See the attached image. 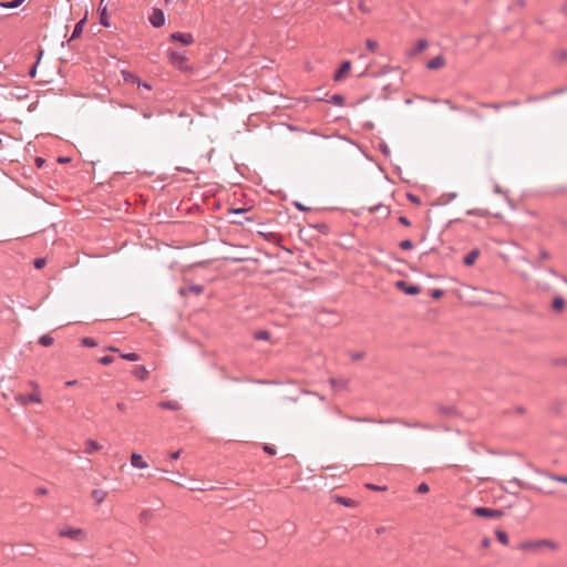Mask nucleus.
<instances>
[{
	"label": "nucleus",
	"instance_id": "1",
	"mask_svg": "<svg viewBox=\"0 0 567 567\" xmlns=\"http://www.w3.org/2000/svg\"><path fill=\"white\" fill-rule=\"evenodd\" d=\"M338 414L348 421L358 422V423H377V424H396V423H399V424H402L408 427H419V429L427 427L424 424H421L419 422L411 424V423H408V422H405L401 419H396V417L373 419V417H368V416H353V415L343 414L341 411H338Z\"/></svg>",
	"mask_w": 567,
	"mask_h": 567
},
{
	"label": "nucleus",
	"instance_id": "2",
	"mask_svg": "<svg viewBox=\"0 0 567 567\" xmlns=\"http://www.w3.org/2000/svg\"><path fill=\"white\" fill-rule=\"evenodd\" d=\"M167 58L169 63L181 72L192 73L193 68L188 64V58L185 51L168 50Z\"/></svg>",
	"mask_w": 567,
	"mask_h": 567
},
{
	"label": "nucleus",
	"instance_id": "3",
	"mask_svg": "<svg viewBox=\"0 0 567 567\" xmlns=\"http://www.w3.org/2000/svg\"><path fill=\"white\" fill-rule=\"evenodd\" d=\"M542 548L556 549L557 544L548 539L525 540L517 545L518 550L537 551Z\"/></svg>",
	"mask_w": 567,
	"mask_h": 567
},
{
	"label": "nucleus",
	"instance_id": "4",
	"mask_svg": "<svg viewBox=\"0 0 567 567\" xmlns=\"http://www.w3.org/2000/svg\"><path fill=\"white\" fill-rule=\"evenodd\" d=\"M58 535L63 538H70L75 542H81L85 538V532L82 528L65 527L59 529Z\"/></svg>",
	"mask_w": 567,
	"mask_h": 567
},
{
	"label": "nucleus",
	"instance_id": "5",
	"mask_svg": "<svg viewBox=\"0 0 567 567\" xmlns=\"http://www.w3.org/2000/svg\"><path fill=\"white\" fill-rule=\"evenodd\" d=\"M472 513L478 517L484 518H499L504 515V512L498 508H489V507H474Z\"/></svg>",
	"mask_w": 567,
	"mask_h": 567
},
{
	"label": "nucleus",
	"instance_id": "6",
	"mask_svg": "<svg viewBox=\"0 0 567 567\" xmlns=\"http://www.w3.org/2000/svg\"><path fill=\"white\" fill-rule=\"evenodd\" d=\"M395 287L408 296H416L421 291V288L417 285L409 284L405 280L396 281Z\"/></svg>",
	"mask_w": 567,
	"mask_h": 567
},
{
	"label": "nucleus",
	"instance_id": "7",
	"mask_svg": "<svg viewBox=\"0 0 567 567\" xmlns=\"http://www.w3.org/2000/svg\"><path fill=\"white\" fill-rule=\"evenodd\" d=\"M148 20L154 28H161L165 23V14L162 9L155 8L153 9Z\"/></svg>",
	"mask_w": 567,
	"mask_h": 567
},
{
	"label": "nucleus",
	"instance_id": "8",
	"mask_svg": "<svg viewBox=\"0 0 567 567\" xmlns=\"http://www.w3.org/2000/svg\"><path fill=\"white\" fill-rule=\"evenodd\" d=\"M171 41L179 42L184 45H190L194 43V37L189 32H174L171 34Z\"/></svg>",
	"mask_w": 567,
	"mask_h": 567
},
{
	"label": "nucleus",
	"instance_id": "9",
	"mask_svg": "<svg viewBox=\"0 0 567 567\" xmlns=\"http://www.w3.org/2000/svg\"><path fill=\"white\" fill-rule=\"evenodd\" d=\"M16 400L20 403V404H28V403H40L41 402V398L38 393H29L27 395H22V394H19Z\"/></svg>",
	"mask_w": 567,
	"mask_h": 567
},
{
	"label": "nucleus",
	"instance_id": "10",
	"mask_svg": "<svg viewBox=\"0 0 567 567\" xmlns=\"http://www.w3.org/2000/svg\"><path fill=\"white\" fill-rule=\"evenodd\" d=\"M351 70V62L349 60L343 61L340 65V68L337 70V72L333 75L334 81H341L344 75Z\"/></svg>",
	"mask_w": 567,
	"mask_h": 567
},
{
	"label": "nucleus",
	"instance_id": "11",
	"mask_svg": "<svg viewBox=\"0 0 567 567\" xmlns=\"http://www.w3.org/2000/svg\"><path fill=\"white\" fill-rule=\"evenodd\" d=\"M131 465L134 468L143 470L148 466V464L144 461L143 456L136 452H133L131 455Z\"/></svg>",
	"mask_w": 567,
	"mask_h": 567
},
{
	"label": "nucleus",
	"instance_id": "12",
	"mask_svg": "<svg viewBox=\"0 0 567 567\" xmlns=\"http://www.w3.org/2000/svg\"><path fill=\"white\" fill-rule=\"evenodd\" d=\"M369 214H377L380 213L383 215L384 218L389 217L391 214V209L389 206H385L383 204H377L368 208Z\"/></svg>",
	"mask_w": 567,
	"mask_h": 567
},
{
	"label": "nucleus",
	"instance_id": "13",
	"mask_svg": "<svg viewBox=\"0 0 567 567\" xmlns=\"http://www.w3.org/2000/svg\"><path fill=\"white\" fill-rule=\"evenodd\" d=\"M445 64V59L443 55H436L434 56L433 59H431L427 63H426V68L429 70H437V69H441L442 66H444Z\"/></svg>",
	"mask_w": 567,
	"mask_h": 567
},
{
	"label": "nucleus",
	"instance_id": "14",
	"mask_svg": "<svg viewBox=\"0 0 567 567\" xmlns=\"http://www.w3.org/2000/svg\"><path fill=\"white\" fill-rule=\"evenodd\" d=\"M85 22H86V18L84 17L83 19H81L79 22L75 23L69 41H73L81 37Z\"/></svg>",
	"mask_w": 567,
	"mask_h": 567
},
{
	"label": "nucleus",
	"instance_id": "15",
	"mask_svg": "<svg viewBox=\"0 0 567 567\" xmlns=\"http://www.w3.org/2000/svg\"><path fill=\"white\" fill-rule=\"evenodd\" d=\"M427 45H429L427 40L419 39L415 47L410 50L409 55L414 56V55L421 53L422 51H424L427 48Z\"/></svg>",
	"mask_w": 567,
	"mask_h": 567
},
{
	"label": "nucleus",
	"instance_id": "16",
	"mask_svg": "<svg viewBox=\"0 0 567 567\" xmlns=\"http://www.w3.org/2000/svg\"><path fill=\"white\" fill-rule=\"evenodd\" d=\"M121 73H122L124 82L134 83V84H137V86H141L142 80L137 75H135L134 73L126 71V70H123Z\"/></svg>",
	"mask_w": 567,
	"mask_h": 567
},
{
	"label": "nucleus",
	"instance_id": "17",
	"mask_svg": "<svg viewBox=\"0 0 567 567\" xmlns=\"http://www.w3.org/2000/svg\"><path fill=\"white\" fill-rule=\"evenodd\" d=\"M204 291V286L202 285H189L187 288H181L179 293L182 296H186L187 292H192L194 295H200Z\"/></svg>",
	"mask_w": 567,
	"mask_h": 567
},
{
	"label": "nucleus",
	"instance_id": "18",
	"mask_svg": "<svg viewBox=\"0 0 567 567\" xmlns=\"http://www.w3.org/2000/svg\"><path fill=\"white\" fill-rule=\"evenodd\" d=\"M133 375L141 380V381H144L148 378L150 375V372L148 370L144 367V365H136L134 369H133Z\"/></svg>",
	"mask_w": 567,
	"mask_h": 567
},
{
	"label": "nucleus",
	"instance_id": "19",
	"mask_svg": "<svg viewBox=\"0 0 567 567\" xmlns=\"http://www.w3.org/2000/svg\"><path fill=\"white\" fill-rule=\"evenodd\" d=\"M107 496V492L104 489L95 488L91 493V497L96 504H101Z\"/></svg>",
	"mask_w": 567,
	"mask_h": 567
},
{
	"label": "nucleus",
	"instance_id": "20",
	"mask_svg": "<svg viewBox=\"0 0 567 567\" xmlns=\"http://www.w3.org/2000/svg\"><path fill=\"white\" fill-rule=\"evenodd\" d=\"M480 256L478 249L471 250L463 259L465 266H473Z\"/></svg>",
	"mask_w": 567,
	"mask_h": 567
},
{
	"label": "nucleus",
	"instance_id": "21",
	"mask_svg": "<svg viewBox=\"0 0 567 567\" xmlns=\"http://www.w3.org/2000/svg\"><path fill=\"white\" fill-rule=\"evenodd\" d=\"M85 446L86 447H85L84 452L86 454H92V453L97 452V451H100L102 449V446L96 441L91 440V439L85 441Z\"/></svg>",
	"mask_w": 567,
	"mask_h": 567
},
{
	"label": "nucleus",
	"instance_id": "22",
	"mask_svg": "<svg viewBox=\"0 0 567 567\" xmlns=\"http://www.w3.org/2000/svg\"><path fill=\"white\" fill-rule=\"evenodd\" d=\"M159 406L164 410L178 411L181 409V404L177 401L168 400L162 401Z\"/></svg>",
	"mask_w": 567,
	"mask_h": 567
},
{
	"label": "nucleus",
	"instance_id": "23",
	"mask_svg": "<svg viewBox=\"0 0 567 567\" xmlns=\"http://www.w3.org/2000/svg\"><path fill=\"white\" fill-rule=\"evenodd\" d=\"M100 23L104 28H110L111 27V22H110V18H109V14H107L106 7L100 8Z\"/></svg>",
	"mask_w": 567,
	"mask_h": 567
},
{
	"label": "nucleus",
	"instance_id": "24",
	"mask_svg": "<svg viewBox=\"0 0 567 567\" xmlns=\"http://www.w3.org/2000/svg\"><path fill=\"white\" fill-rule=\"evenodd\" d=\"M153 518V513L151 509H143L138 516V520L141 524L147 525Z\"/></svg>",
	"mask_w": 567,
	"mask_h": 567
},
{
	"label": "nucleus",
	"instance_id": "25",
	"mask_svg": "<svg viewBox=\"0 0 567 567\" xmlns=\"http://www.w3.org/2000/svg\"><path fill=\"white\" fill-rule=\"evenodd\" d=\"M334 501H336V503L341 504L346 507H353L357 504L355 501L352 498L338 496V495L334 496Z\"/></svg>",
	"mask_w": 567,
	"mask_h": 567
},
{
	"label": "nucleus",
	"instance_id": "26",
	"mask_svg": "<svg viewBox=\"0 0 567 567\" xmlns=\"http://www.w3.org/2000/svg\"><path fill=\"white\" fill-rule=\"evenodd\" d=\"M495 536L497 538V540L503 544V545H508L509 543V537L507 535V533L505 530H502V529H496L495 530Z\"/></svg>",
	"mask_w": 567,
	"mask_h": 567
},
{
	"label": "nucleus",
	"instance_id": "27",
	"mask_svg": "<svg viewBox=\"0 0 567 567\" xmlns=\"http://www.w3.org/2000/svg\"><path fill=\"white\" fill-rule=\"evenodd\" d=\"M565 299L560 296H557L553 299V309L556 310V311H561L565 307Z\"/></svg>",
	"mask_w": 567,
	"mask_h": 567
},
{
	"label": "nucleus",
	"instance_id": "28",
	"mask_svg": "<svg viewBox=\"0 0 567 567\" xmlns=\"http://www.w3.org/2000/svg\"><path fill=\"white\" fill-rule=\"evenodd\" d=\"M329 103L333 104V105H338V106H342L346 102V99L343 95L341 94H333L331 95V97L328 100Z\"/></svg>",
	"mask_w": 567,
	"mask_h": 567
},
{
	"label": "nucleus",
	"instance_id": "29",
	"mask_svg": "<svg viewBox=\"0 0 567 567\" xmlns=\"http://www.w3.org/2000/svg\"><path fill=\"white\" fill-rule=\"evenodd\" d=\"M24 0H12V1H2L0 2V7L6 9H14L23 3Z\"/></svg>",
	"mask_w": 567,
	"mask_h": 567
},
{
	"label": "nucleus",
	"instance_id": "30",
	"mask_svg": "<svg viewBox=\"0 0 567 567\" xmlns=\"http://www.w3.org/2000/svg\"><path fill=\"white\" fill-rule=\"evenodd\" d=\"M54 342V339L50 334H43L39 338V344L42 347H50Z\"/></svg>",
	"mask_w": 567,
	"mask_h": 567
},
{
	"label": "nucleus",
	"instance_id": "31",
	"mask_svg": "<svg viewBox=\"0 0 567 567\" xmlns=\"http://www.w3.org/2000/svg\"><path fill=\"white\" fill-rule=\"evenodd\" d=\"M478 105L484 109H492L498 111L504 107L502 103H487V102H478Z\"/></svg>",
	"mask_w": 567,
	"mask_h": 567
},
{
	"label": "nucleus",
	"instance_id": "32",
	"mask_svg": "<svg viewBox=\"0 0 567 567\" xmlns=\"http://www.w3.org/2000/svg\"><path fill=\"white\" fill-rule=\"evenodd\" d=\"M81 344L87 348H94L97 346V342L93 338L84 337L81 339Z\"/></svg>",
	"mask_w": 567,
	"mask_h": 567
},
{
	"label": "nucleus",
	"instance_id": "33",
	"mask_svg": "<svg viewBox=\"0 0 567 567\" xmlns=\"http://www.w3.org/2000/svg\"><path fill=\"white\" fill-rule=\"evenodd\" d=\"M121 358L124 360L131 361V362H135V361L140 360V355L135 352L122 353Z\"/></svg>",
	"mask_w": 567,
	"mask_h": 567
},
{
	"label": "nucleus",
	"instance_id": "34",
	"mask_svg": "<svg viewBox=\"0 0 567 567\" xmlns=\"http://www.w3.org/2000/svg\"><path fill=\"white\" fill-rule=\"evenodd\" d=\"M365 47L370 52H375V50L379 48V43L375 40L367 39Z\"/></svg>",
	"mask_w": 567,
	"mask_h": 567
},
{
	"label": "nucleus",
	"instance_id": "35",
	"mask_svg": "<svg viewBox=\"0 0 567 567\" xmlns=\"http://www.w3.org/2000/svg\"><path fill=\"white\" fill-rule=\"evenodd\" d=\"M270 338V333L267 330H259L255 333L256 340H268Z\"/></svg>",
	"mask_w": 567,
	"mask_h": 567
},
{
	"label": "nucleus",
	"instance_id": "36",
	"mask_svg": "<svg viewBox=\"0 0 567 567\" xmlns=\"http://www.w3.org/2000/svg\"><path fill=\"white\" fill-rule=\"evenodd\" d=\"M463 112H465L466 114H468V115H471V116H473V117L477 118L478 121H482V120H483V116H482V115H481L476 110H474V109H472V107H465V109L463 110Z\"/></svg>",
	"mask_w": 567,
	"mask_h": 567
},
{
	"label": "nucleus",
	"instance_id": "37",
	"mask_svg": "<svg viewBox=\"0 0 567 567\" xmlns=\"http://www.w3.org/2000/svg\"><path fill=\"white\" fill-rule=\"evenodd\" d=\"M399 247L403 250H411L413 248V243L410 239H404L400 241Z\"/></svg>",
	"mask_w": 567,
	"mask_h": 567
},
{
	"label": "nucleus",
	"instance_id": "38",
	"mask_svg": "<svg viewBox=\"0 0 567 567\" xmlns=\"http://www.w3.org/2000/svg\"><path fill=\"white\" fill-rule=\"evenodd\" d=\"M440 413L443 415L451 416L454 415L455 409L453 406H442L440 408Z\"/></svg>",
	"mask_w": 567,
	"mask_h": 567
},
{
	"label": "nucleus",
	"instance_id": "39",
	"mask_svg": "<svg viewBox=\"0 0 567 567\" xmlns=\"http://www.w3.org/2000/svg\"><path fill=\"white\" fill-rule=\"evenodd\" d=\"M47 264L45 258H35L33 261V266L35 269H42Z\"/></svg>",
	"mask_w": 567,
	"mask_h": 567
},
{
	"label": "nucleus",
	"instance_id": "40",
	"mask_svg": "<svg viewBox=\"0 0 567 567\" xmlns=\"http://www.w3.org/2000/svg\"><path fill=\"white\" fill-rule=\"evenodd\" d=\"M99 362L103 365H109L114 362V358L112 355H104L99 359Z\"/></svg>",
	"mask_w": 567,
	"mask_h": 567
},
{
	"label": "nucleus",
	"instance_id": "41",
	"mask_svg": "<svg viewBox=\"0 0 567 567\" xmlns=\"http://www.w3.org/2000/svg\"><path fill=\"white\" fill-rule=\"evenodd\" d=\"M429 491H430V487L425 482H422L421 484H419V486L416 488V493H419V494H425Z\"/></svg>",
	"mask_w": 567,
	"mask_h": 567
},
{
	"label": "nucleus",
	"instance_id": "42",
	"mask_svg": "<svg viewBox=\"0 0 567 567\" xmlns=\"http://www.w3.org/2000/svg\"><path fill=\"white\" fill-rule=\"evenodd\" d=\"M430 295L434 299H440L444 295V290L443 289H432L430 291Z\"/></svg>",
	"mask_w": 567,
	"mask_h": 567
},
{
	"label": "nucleus",
	"instance_id": "43",
	"mask_svg": "<svg viewBox=\"0 0 567 567\" xmlns=\"http://www.w3.org/2000/svg\"><path fill=\"white\" fill-rule=\"evenodd\" d=\"M550 478H551L553 481H556V482H559V483L567 484V476L553 474V475H550Z\"/></svg>",
	"mask_w": 567,
	"mask_h": 567
},
{
	"label": "nucleus",
	"instance_id": "44",
	"mask_svg": "<svg viewBox=\"0 0 567 567\" xmlns=\"http://www.w3.org/2000/svg\"><path fill=\"white\" fill-rule=\"evenodd\" d=\"M262 450L269 455H276L277 453L276 447L269 444H265Z\"/></svg>",
	"mask_w": 567,
	"mask_h": 567
},
{
	"label": "nucleus",
	"instance_id": "45",
	"mask_svg": "<svg viewBox=\"0 0 567 567\" xmlns=\"http://www.w3.org/2000/svg\"><path fill=\"white\" fill-rule=\"evenodd\" d=\"M444 103L447 104L452 111H463L465 109V107H461L460 105L454 104L450 100H445Z\"/></svg>",
	"mask_w": 567,
	"mask_h": 567
},
{
	"label": "nucleus",
	"instance_id": "46",
	"mask_svg": "<svg viewBox=\"0 0 567 567\" xmlns=\"http://www.w3.org/2000/svg\"><path fill=\"white\" fill-rule=\"evenodd\" d=\"M538 258H539V260H547L550 258V254L546 249H540Z\"/></svg>",
	"mask_w": 567,
	"mask_h": 567
},
{
	"label": "nucleus",
	"instance_id": "47",
	"mask_svg": "<svg viewBox=\"0 0 567 567\" xmlns=\"http://www.w3.org/2000/svg\"><path fill=\"white\" fill-rule=\"evenodd\" d=\"M406 197H408V199H409L410 202H412V203L421 204V199H420V197H419V196H416V195H414V194L409 193V194L406 195Z\"/></svg>",
	"mask_w": 567,
	"mask_h": 567
},
{
	"label": "nucleus",
	"instance_id": "48",
	"mask_svg": "<svg viewBox=\"0 0 567 567\" xmlns=\"http://www.w3.org/2000/svg\"><path fill=\"white\" fill-rule=\"evenodd\" d=\"M364 355H365V353H364V352H352V353L350 354L351 359H352V360H355V361H357V360H361V359H363V358H364Z\"/></svg>",
	"mask_w": 567,
	"mask_h": 567
},
{
	"label": "nucleus",
	"instance_id": "49",
	"mask_svg": "<svg viewBox=\"0 0 567 567\" xmlns=\"http://www.w3.org/2000/svg\"><path fill=\"white\" fill-rule=\"evenodd\" d=\"M399 223L402 224L405 227L411 226L410 219L408 217H405V216H400L399 217Z\"/></svg>",
	"mask_w": 567,
	"mask_h": 567
},
{
	"label": "nucleus",
	"instance_id": "50",
	"mask_svg": "<svg viewBox=\"0 0 567 567\" xmlns=\"http://www.w3.org/2000/svg\"><path fill=\"white\" fill-rule=\"evenodd\" d=\"M295 207L300 210V212H307V210H310L309 207L305 206L303 204L299 203V202H295L293 203Z\"/></svg>",
	"mask_w": 567,
	"mask_h": 567
},
{
	"label": "nucleus",
	"instance_id": "51",
	"mask_svg": "<svg viewBox=\"0 0 567 567\" xmlns=\"http://www.w3.org/2000/svg\"><path fill=\"white\" fill-rule=\"evenodd\" d=\"M248 209L246 208H231L229 209L230 214H237V216H240V214H245Z\"/></svg>",
	"mask_w": 567,
	"mask_h": 567
},
{
	"label": "nucleus",
	"instance_id": "52",
	"mask_svg": "<svg viewBox=\"0 0 567 567\" xmlns=\"http://www.w3.org/2000/svg\"><path fill=\"white\" fill-rule=\"evenodd\" d=\"M358 7H359L360 11L363 12V13H368L370 11L369 8L365 6L363 0L359 1Z\"/></svg>",
	"mask_w": 567,
	"mask_h": 567
},
{
	"label": "nucleus",
	"instance_id": "53",
	"mask_svg": "<svg viewBox=\"0 0 567 567\" xmlns=\"http://www.w3.org/2000/svg\"><path fill=\"white\" fill-rule=\"evenodd\" d=\"M181 454H182V450H178V451H175V452L169 453V454H168V457H169L171 460L175 461V460H178V458H179Z\"/></svg>",
	"mask_w": 567,
	"mask_h": 567
},
{
	"label": "nucleus",
	"instance_id": "54",
	"mask_svg": "<svg viewBox=\"0 0 567 567\" xmlns=\"http://www.w3.org/2000/svg\"><path fill=\"white\" fill-rule=\"evenodd\" d=\"M380 151L385 155V156H389L390 155V148L389 146L385 144V143H382L380 145Z\"/></svg>",
	"mask_w": 567,
	"mask_h": 567
},
{
	"label": "nucleus",
	"instance_id": "55",
	"mask_svg": "<svg viewBox=\"0 0 567 567\" xmlns=\"http://www.w3.org/2000/svg\"><path fill=\"white\" fill-rule=\"evenodd\" d=\"M49 493L48 488L47 487H43V486H39L37 489H35V494L37 495H47Z\"/></svg>",
	"mask_w": 567,
	"mask_h": 567
},
{
	"label": "nucleus",
	"instance_id": "56",
	"mask_svg": "<svg viewBox=\"0 0 567 567\" xmlns=\"http://www.w3.org/2000/svg\"><path fill=\"white\" fill-rule=\"evenodd\" d=\"M502 104H504V107H511V106L519 105V102L516 101V100H511V101H507V102H503Z\"/></svg>",
	"mask_w": 567,
	"mask_h": 567
},
{
	"label": "nucleus",
	"instance_id": "57",
	"mask_svg": "<svg viewBox=\"0 0 567 567\" xmlns=\"http://www.w3.org/2000/svg\"><path fill=\"white\" fill-rule=\"evenodd\" d=\"M491 546V539L488 537H484L482 539V547L488 548Z\"/></svg>",
	"mask_w": 567,
	"mask_h": 567
},
{
	"label": "nucleus",
	"instance_id": "58",
	"mask_svg": "<svg viewBox=\"0 0 567 567\" xmlns=\"http://www.w3.org/2000/svg\"><path fill=\"white\" fill-rule=\"evenodd\" d=\"M38 63H39V60L37 61V63H35V64L30 69V71H29V75H30L31 78H34V76H35V74H37V65H38Z\"/></svg>",
	"mask_w": 567,
	"mask_h": 567
},
{
	"label": "nucleus",
	"instance_id": "59",
	"mask_svg": "<svg viewBox=\"0 0 567 567\" xmlns=\"http://www.w3.org/2000/svg\"><path fill=\"white\" fill-rule=\"evenodd\" d=\"M367 487L372 489V491H383V489H385V487H380V486L374 485V484H367Z\"/></svg>",
	"mask_w": 567,
	"mask_h": 567
},
{
	"label": "nucleus",
	"instance_id": "60",
	"mask_svg": "<svg viewBox=\"0 0 567 567\" xmlns=\"http://www.w3.org/2000/svg\"><path fill=\"white\" fill-rule=\"evenodd\" d=\"M546 271L554 277H559V274L551 267L546 268Z\"/></svg>",
	"mask_w": 567,
	"mask_h": 567
},
{
	"label": "nucleus",
	"instance_id": "61",
	"mask_svg": "<svg viewBox=\"0 0 567 567\" xmlns=\"http://www.w3.org/2000/svg\"><path fill=\"white\" fill-rule=\"evenodd\" d=\"M512 483L516 484L520 488H524L526 486L525 483L518 478H514Z\"/></svg>",
	"mask_w": 567,
	"mask_h": 567
},
{
	"label": "nucleus",
	"instance_id": "62",
	"mask_svg": "<svg viewBox=\"0 0 567 567\" xmlns=\"http://www.w3.org/2000/svg\"><path fill=\"white\" fill-rule=\"evenodd\" d=\"M44 163H45L44 158H42V157H37L35 158V164H37L38 167H42Z\"/></svg>",
	"mask_w": 567,
	"mask_h": 567
},
{
	"label": "nucleus",
	"instance_id": "63",
	"mask_svg": "<svg viewBox=\"0 0 567 567\" xmlns=\"http://www.w3.org/2000/svg\"><path fill=\"white\" fill-rule=\"evenodd\" d=\"M142 115H143L144 118H151L152 117V113L146 111V110L142 111Z\"/></svg>",
	"mask_w": 567,
	"mask_h": 567
},
{
	"label": "nucleus",
	"instance_id": "64",
	"mask_svg": "<svg viewBox=\"0 0 567 567\" xmlns=\"http://www.w3.org/2000/svg\"><path fill=\"white\" fill-rule=\"evenodd\" d=\"M530 266L535 269H539L540 268V265L537 260H533V261H529Z\"/></svg>",
	"mask_w": 567,
	"mask_h": 567
}]
</instances>
